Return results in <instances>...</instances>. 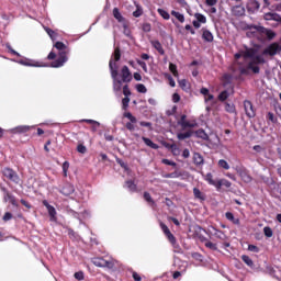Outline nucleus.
<instances>
[{
    "instance_id": "3",
    "label": "nucleus",
    "mask_w": 281,
    "mask_h": 281,
    "mask_svg": "<svg viewBox=\"0 0 281 281\" xmlns=\"http://www.w3.org/2000/svg\"><path fill=\"white\" fill-rule=\"evenodd\" d=\"M54 47L58 49L59 57L58 59H56L50 64V67H54V68L63 67V65H65V63H67L68 60L67 54H69V49H67V45H65L63 42H56Z\"/></svg>"
},
{
    "instance_id": "13",
    "label": "nucleus",
    "mask_w": 281,
    "mask_h": 281,
    "mask_svg": "<svg viewBox=\"0 0 281 281\" xmlns=\"http://www.w3.org/2000/svg\"><path fill=\"white\" fill-rule=\"evenodd\" d=\"M121 77L123 82H131V80H133V77L131 76V70H128V66L122 67Z\"/></svg>"
},
{
    "instance_id": "41",
    "label": "nucleus",
    "mask_w": 281,
    "mask_h": 281,
    "mask_svg": "<svg viewBox=\"0 0 281 281\" xmlns=\"http://www.w3.org/2000/svg\"><path fill=\"white\" fill-rule=\"evenodd\" d=\"M44 30L48 34V36L52 38V41H56V36H58L56 34V32H54L52 29L45 27V26H44Z\"/></svg>"
},
{
    "instance_id": "42",
    "label": "nucleus",
    "mask_w": 281,
    "mask_h": 281,
    "mask_svg": "<svg viewBox=\"0 0 281 281\" xmlns=\"http://www.w3.org/2000/svg\"><path fill=\"white\" fill-rule=\"evenodd\" d=\"M193 161L196 166H201L203 164V157L200 154H194Z\"/></svg>"
},
{
    "instance_id": "36",
    "label": "nucleus",
    "mask_w": 281,
    "mask_h": 281,
    "mask_svg": "<svg viewBox=\"0 0 281 281\" xmlns=\"http://www.w3.org/2000/svg\"><path fill=\"white\" fill-rule=\"evenodd\" d=\"M194 19H196V21L201 24H205L207 23V18H205V15L201 14V13H195L194 14Z\"/></svg>"
},
{
    "instance_id": "45",
    "label": "nucleus",
    "mask_w": 281,
    "mask_h": 281,
    "mask_svg": "<svg viewBox=\"0 0 281 281\" xmlns=\"http://www.w3.org/2000/svg\"><path fill=\"white\" fill-rule=\"evenodd\" d=\"M169 70L175 76V78H179V71H177V65L169 64Z\"/></svg>"
},
{
    "instance_id": "27",
    "label": "nucleus",
    "mask_w": 281,
    "mask_h": 281,
    "mask_svg": "<svg viewBox=\"0 0 281 281\" xmlns=\"http://www.w3.org/2000/svg\"><path fill=\"white\" fill-rule=\"evenodd\" d=\"M93 265H95V267H109L110 262L102 258H95L93 259Z\"/></svg>"
},
{
    "instance_id": "29",
    "label": "nucleus",
    "mask_w": 281,
    "mask_h": 281,
    "mask_svg": "<svg viewBox=\"0 0 281 281\" xmlns=\"http://www.w3.org/2000/svg\"><path fill=\"white\" fill-rule=\"evenodd\" d=\"M125 188L130 190V192H137V184L133 182V180H127L125 182Z\"/></svg>"
},
{
    "instance_id": "44",
    "label": "nucleus",
    "mask_w": 281,
    "mask_h": 281,
    "mask_svg": "<svg viewBox=\"0 0 281 281\" xmlns=\"http://www.w3.org/2000/svg\"><path fill=\"white\" fill-rule=\"evenodd\" d=\"M225 111H227V113H235L236 106L233 103H225Z\"/></svg>"
},
{
    "instance_id": "64",
    "label": "nucleus",
    "mask_w": 281,
    "mask_h": 281,
    "mask_svg": "<svg viewBox=\"0 0 281 281\" xmlns=\"http://www.w3.org/2000/svg\"><path fill=\"white\" fill-rule=\"evenodd\" d=\"M179 100H181V97L179 95V93H173L172 101L173 102H179Z\"/></svg>"
},
{
    "instance_id": "39",
    "label": "nucleus",
    "mask_w": 281,
    "mask_h": 281,
    "mask_svg": "<svg viewBox=\"0 0 281 281\" xmlns=\"http://www.w3.org/2000/svg\"><path fill=\"white\" fill-rule=\"evenodd\" d=\"M157 12L160 14V16H162V19H165V21H170V13H168V11L158 9Z\"/></svg>"
},
{
    "instance_id": "18",
    "label": "nucleus",
    "mask_w": 281,
    "mask_h": 281,
    "mask_svg": "<svg viewBox=\"0 0 281 281\" xmlns=\"http://www.w3.org/2000/svg\"><path fill=\"white\" fill-rule=\"evenodd\" d=\"M247 10L248 12H256L260 10V2L257 0H249L247 3Z\"/></svg>"
},
{
    "instance_id": "58",
    "label": "nucleus",
    "mask_w": 281,
    "mask_h": 281,
    "mask_svg": "<svg viewBox=\"0 0 281 281\" xmlns=\"http://www.w3.org/2000/svg\"><path fill=\"white\" fill-rule=\"evenodd\" d=\"M82 122H87V124H92V125L94 124L95 126H100V122H98V121L85 119V120H82Z\"/></svg>"
},
{
    "instance_id": "33",
    "label": "nucleus",
    "mask_w": 281,
    "mask_h": 281,
    "mask_svg": "<svg viewBox=\"0 0 281 281\" xmlns=\"http://www.w3.org/2000/svg\"><path fill=\"white\" fill-rule=\"evenodd\" d=\"M162 177L164 179H179V177H181V172L175 171L171 173H164Z\"/></svg>"
},
{
    "instance_id": "7",
    "label": "nucleus",
    "mask_w": 281,
    "mask_h": 281,
    "mask_svg": "<svg viewBox=\"0 0 281 281\" xmlns=\"http://www.w3.org/2000/svg\"><path fill=\"white\" fill-rule=\"evenodd\" d=\"M123 117L130 120V122L125 125L127 131H135V125L133 124L137 123V117H135L131 112L123 113Z\"/></svg>"
},
{
    "instance_id": "56",
    "label": "nucleus",
    "mask_w": 281,
    "mask_h": 281,
    "mask_svg": "<svg viewBox=\"0 0 281 281\" xmlns=\"http://www.w3.org/2000/svg\"><path fill=\"white\" fill-rule=\"evenodd\" d=\"M144 199H145V201H147V203H155L153 201V198L150 196V193H148V192L144 193Z\"/></svg>"
},
{
    "instance_id": "21",
    "label": "nucleus",
    "mask_w": 281,
    "mask_h": 281,
    "mask_svg": "<svg viewBox=\"0 0 281 281\" xmlns=\"http://www.w3.org/2000/svg\"><path fill=\"white\" fill-rule=\"evenodd\" d=\"M234 16H245V7L236 5L232 9Z\"/></svg>"
},
{
    "instance_id": "59",
    "label": "nucleus",
    "mask_w": 281,
    "mask_h": 281,
    "mask_svg": "<svg viewBox=\"0 0 281 281\" xmlns=\"http://www.w3.org/2000/svg\"><path fill=\"white\" fill-rule=\"evenodd\" d=\"M206 5H209L210 8L216 5V3H218V0H205Z\"/></svg>"
},
{
    "instance_id": "4",
    "label": "nucleus",
    "mask_w": 281,
    "mask_h": 281,
    "mask_svg": "<svg viewBox=\"0 0 281 281\" xmlns=\"http://www.w3.org/2000/svg\"><path fill=\"white\" fill-rule=\"evenodd\" d=\"M247 36H256L260 38V36H267L269 41L276 38V33L269 29H265L263 26H249V32Z\"/></svg>"
},
{
    "instance_id": "30",
    "label": "nucleus",
    "mask_w": 281,
    "mask_h": 281,
    "mask_svg": "<svg viewBox=\"0 0 281 281\" xmlns=\"http://www.w3.org/2000/svg\"><path fill=\"white\" fill-rule=\"evenodd\" d=\"M193 194L199 201H205V193L201 192L198 188L193 189Z\"/></svg>"
},
{
    "instance_id": "49",
    "label": "nucleus",
    "mask_w": 281,
    "mask_h": 281,
    "mask_svg": "<svg viewBox=\"0 0 281 281\" xmlns=\"http://www.w3.org/2000/svg\"><path fill=\"white\" fill-rule=\"evenodd\" d=\"M130 102H131V99L128 97L123 98V100H122V109H123V111H126V109H128Z\"/></svg>"
},
{
    "instance_id": "53",
    "label": "nucleus",
    "mask_w": 281,
    "mask_h": 281,
    "mask_svg": "<svg viewBox=\"0 0 281 281\" xmlns=\"http://www.w3.org/2000/svg\"><path fill=\"white\" fill-rule=\"evenodd\" d=\"M77 150L81 154L85 155V153H87V147L82 144L77 146Z\"/></svg>"
},
{
    "instance_id": "62",
    "label": "nucleus",
    "mask_w": 281,
    "mask_h": 281,
    "mask_svg": "<svg viewBox=\"0 0 281 281\" xmlns=\"http://www.w3.org/2000/svg\"><path fill=\"white\" fill-rule=\"evenodd\" d=\"M4 191V201L8 202L10 201V199L12 198V195L10 194V192H8L5 189H3Z\"/></svg>"
},
{
    "instance_id": "2",
    "label": "nucleus",
    "mask_w": 281,
    "mask_h": 281,
    "mask_svg": "<svg viewBox=\"0 0 281 281\" xmlns=\"http://www.w3.org/2000/svg\"><path fill=\"white\" fill-rule=\"evenodd\" d=\"M120 48H115L113 57L110 59V71L113 78V89L115 93L122 91V80L117 79V60H120Z\"/></svg>"
},
{
    "instance_id": "32",
    "label": "nucleus",
    "mask_w": 281,
    "mask_h": 281,
    "mask_svg": "<svg viewBox=\"0 0 281 281\" xmlns=\"http://www.w3.org/2000/svg\"><path fill=\"white\" fill-rule=\"evenodd\" d=\"M171 16H175L180 23H186V16L177 11H171Z\"/></svg>"
},
{
    "instance_id": "31",
    "label": "nucleus",
    "mask_w": 281,
    "mask_h": 281,
    "mask_svg": "<svg viewBox=\"0 0 281 281\" xmlns=\"http://www.w3.org/2000/svg\"><path fill=\"white\" fill-rule=\"evenodd\" d=\"M239 176H240V178L243 179V181H244L245 183H251V176H249V173H247L246 170H241V171L239 172Z\"/></svg>"
},
{
    "instance_id": "38",
    "label": "nucleus",
    "mask_w": 281,
    "mask_h": 281,
    "mask_svg": "<svg viewBox=\"0 0 281 281\" xmlns=\"http://www.w3.org/2000/svg\"><path fill=\"white\" fill-rule=\"evenodd\" d=\"M204 179L207 181V183H210V186H217V182L214 181V176H212V173H206Z\"/></svg>"
},
{
    "instance_id": "61",
    "label": "nucleus",
    "mask_w": 281,
    "mask_h": 281,
    "mask_svg": "<svg viewBox=\"0 0 281 281\" xmlns=\"http://www.w3.org/2000/svg\"><path fill=\"white\" fill-rule=\"evenodd\" d=\"M150 30H151L150 23L143 24V31L144 32H150Z\"/></svg>"
},
{
    "instance_id": "15",
    "label": "nucleus",
    "mask_w": 281,
    "mask_h": 281,
    "mask_svg": "<svg viewBox=\"0 0 281 281\" xmlns=\"http://www.w3.org/2000/svg\"><path fill=\"white\" fill-rule=\"evenodd\" d=\"M31 128H33L30 125H19L14 128L10 130V133H13V135L21 134V133H27Z\"/></svg>"
},
{
    "instance_id": "9",
    "label": "nucleus",
    "mask_w": 281,
    "mask_h": 281,
    "mask_svg": "<svg viewBox=\"0 0 281 281\" xmlns=\"http://www.w3.org/2000/svg\"><path fill=\"white\" fill-rule=\"evenodd\" d=\"M2 172L7 177V179H10V181H13V183H19V181H21L19 175H16L14 170L10 168H4Z\"/></svg>"
},
{
    "instance_id": "14",
    "label": "nucleus",
    "mask_w": 281,
    "mask_h": 281,
    "mask_svg": "<svg viewBox=\"0 0 281 281\" xmlns=\"http://www.w3.org/2000/svg\"><path fill=\"white\" fill-rule=\"evenodd\" d=\"M18 63L19 65H23L24 67H45L43 64L34 61L32 59H21Z\"/></svg>"
},
{
    "instance_id": "47",
    "label": "nucleus",
    "mask_w": 281,
    "mask_h": 281,
    "mask_svg": "<svg viewBox=\"0 0 281 281\" xmlns=\"http://www.w3.org/2000/svg\"><path fill=\"white\" fill-rule=\"evenodd\" d=\"M205 247H207V249H212V251H216V249H218V247L216 246V244L210 241V240H206L204 243Z\"/></svg>"
},
{
    "instance_id": "5",
    "label": "nucleus",
    "mask_w": 281,
    "mask_h": 281,
    "mask_svg": "<svg viewBox=\"0 0 281 281\" xmlns=\"http://www.w3.org/2000/svg\"><path fill=\"white\" fill-rule=\"evenodd\" d=\"M280 52H281V45L278 43H272L263 49L262 56H278Z\"/></svg>"
},
{
    "instance_id": "52",
    "label": "nucleus",
    "mask_w": 281,
    "mask_h": 281,
    "mask_svg": "<svg viewBox=\"0 0 281 281\" xmlns=\"http://www.w3.org/2000/svg\"><path fill=\"white\" fill-rule=\"evenodd\" d=\"M68 170H69V161H65V162L63 164L64 177H67Z\"/></svg>"
},
{
    "instance_id": "12",
    "label": "nucleus",
    "mask_w": 281,
    "mask_h": 281,
    "mask_svg": "<svg viewBox=\"0 0 281 281\" xmlns=\"http://www.w3.org/2000/svg\"><path fill=\"white\" fill-rule=\"evenodd\" d=\"M160 227L164 234L167 236L168 240L171 243V245H175V243H177V239L175 238V235L170 233V228H168V226L164 223H160Z\"/></svg>"
},
{
    "instance_id": "24",
    "label": "nucleus",
    "mask_w": 281,
    "mask_h": 281,
    "mask_svg": "<svg viewBox=\"0 0 281 281\" xmlns=\"http://www.w3.org/2000/svg\"><path fill=\"white\" fill-rule=\"evenodd\" d=\"M151 46L155 47L158 53L161 54V56H164V54H166V52L164 50V46H161V43L157 40L150 41Z\"/></svg>"
},
{
    "instance_id": "51",
    "label": "nucleus",
    "mask_w": 281,
    "mask_h": 281,
    "mask_svg": "<svg viewBox=\"0 0 281 281\" xmlns=\"http://www.w3.org/2000/svg\"><path fill=\"white\" fill-rule=\"evenodd\" d=\"M179 82V87L183 90L188 89V81L186 79H181L178 81Z\"/></svg>"
},
{
    "instance_id": "57",
    "label": "nucleus",
    "mask_w": 281,
    "mask_h": 281,
    "mask_svg": "<svg viewBox=\"0 0 281 281\" xmlns=\"http://www.w3.org/2000/svg\"><path fill=\"white\" fill-rule=\"evenodd\" d=\"M138 65L139 67H142V69L145 71V74H148V66H146V64L142 60H138Z\"/></svg>"
},
{
    "instance_id": "28",
    "label": "nucleus",
    "mask_w": 281,
    "mask_h": 281,
    "mask_svg": "<svg viewBox=\"0 0 281 281\" xmlns=\"http://www.w3.org/2000/svg\"><path fill=\"white\" fill-rule=\"evenodd\" d=\"M143 142L144 144H146V146L153 148L154 150H157V148H159V145L155 144L153 140H150V138L143 137Z\"/></svg>"
},
{
    "instance_id": "50",
    "label": "nucleus",
    "mask_w": 281,
    "mask_h": 281,
    "mask_svg": "<svg viewBox=\"0 0 281 281\" xmlns=\"http://www.w3.org/2000/svg\"><path fill=\"white\" fill-rule=\"evenodd\" d=\"M136 90L138 91V93H146L148 91V89H146V86H144V83L136 85Z\"/></svg>"
},
{
    "instance_id": "20",
    "label": "nucleus",
    "mask_w": 281,
    "mask_h": 281,
    "mask_svg": "<svg viewBox=\"0 0 281 281\" xmlns=\"http://www.w3.org/2000/svg\"><path fill=\"white\" fill-rule=\"evenodd\" d=\"M210 233L212 234V236H214L215 238H218V240H225V238H227V235H225V233H223L220 229L216 228H212V231H210Z\"/></svg>"
},
{
    "instance_id": "54",
    "label": "nucleus",
    "mask_w": 281,
    "mask_h": 281,
    "mask_svg": "<svg viewBox=\"0 0 281 281\" xmlns=\"http://www.w3.org/2000/svg\"><path fill=\"white\" fill-rule=\"evenodd\" d=\"M123 95H125V98L131 95V89H128V86L123 87Z\"/></svg>"
},
{
    "instance_id": "6",
    "label": "nucleus",
    "mask_w": 281,
    "mask_h": 281,
    "mask_svg": "<svg viewBox=\"0 0 281 281\" xmlns=\"http://www.w3.org/2000/svg\"><path fill=\"white\" fill-rule=\"evenodd\" d=\"M178 124H179V126H181V128H196V126H199L196 121H194V120H192V121L186 120V115L181 116V119L178 122Z\"/></svg>"
},
{
    "instance_id": "23",
    "label": "nucleus",
    "mask_w": 281,
    "mask_h": 281,
    "mask_svg": "<svg viewBox=\"0 0 281 281\" xmlns=\"http://www.w3.org/2000/svg\"><path fill=\"white\" fill-rule=\"evenodd\" d=\"M232 188V182H229V180L227 179H221L217 181V184H215V188H217V190H221V188Z\"/></svg>"
},
{
    "instance_id": "8",
    "label": "nucleus",
    "mask_w": 281,
    "mask_h": 281,
    "mask_svg": "<svg viewBox=\"0 0 281 281\" xmlns=\"http://www.w3.org/2000/svg\"><path fill=\"white\" fill-rule=\"evenodd\" d=\"M43 205L46 206L49 218L53 223H56V221H58V217H56V209L54 206H52V204H49V202H47V200L43 201Z\"/></svg>"
},
{
    "instance_id": "1",
    "label": "nucleus",
    "mask_w": 281,
    "mask_h": 281,
    "mask_svg": "<svg viewBox=\"0 0 281 281\" xmlns=\"http://www.w3.org/2000/svg\"><path fill=\"white\" fill-rule=\"evenodd\" d=\"M265 64V57L257 55L256 49L246 48L235 54V65L240 74H248L249 70L254 74H260V67L258 65Z\"/></svg>"
},
{
    "instance_id": "48",
    "label": "nucleus",
    "mask_w": 281,
    "mask_h": 281,
    "mask_svg": "<svg viewBox=\"0 0 281 281\" xmlns=\"http://www.w3.org/2000/svg\"><path fill=\"white\" fill-rule=\"evenodd\" d=\"M263 234L267 238H271V236H273V229H271L269 226H266L263 228Z\"/></svg>"
},
{
    "instance_id": "55",
    "label": "nucleus",
    "mask_w": 281,
    "mask_h": 281,
    "mask_svg": "<svg viewBox=\"0 0 281 281\" xmlns=\"http://www.w3.org/2000/svg\"><path fill=\"white\" fill-rule=\"evenodd\" d=\"M76 280H85V272L79 271L75 273Z\"/></svg>"
},
{
    "instance_id": "10",
    "label": "nucleus",
    "mask_w": 281,
    "mask_h": 281,
    "mask_svg": "<svg viewBox=\"0 0 281 281\" xmlns=\"http://www.w3.org/2000/svg\"><path fill=\"white\" fill-rule=\"evenodd\" d=\"M244 109L247 117H256V110H254V104H251V101H244Z\"/></svg>"
},
{
    "instance_id": "35",
    "label": "nucleus",
    "mask_w": 281,
    "mask_h": 281,
    "mask_svg": "<svg viewBox=\"0 0 281 281\" xmlns=\"http://www.w3.org/2000/svg\"><path fill=\"white\" fill-rule=\"evenodd\" d=\"M195 136L200 137V139H204V140L210 139V136H207V133H205L203 130H198L195 132Z\"/></svg>"
},
{
    "instance_id": "22",
    "label": "nucleus",
    "mask_w": 281,
    "mask_h": 281,
    "mask_svg": "<svg viewBox=\"0 0 281 281\" xmlns=\"http://www.w3.org/2000/svg\"><path fill=\"white\" fill-rule=\"evenodd\" d=\"M225 217L227 218V221H231V223H233V225H240V218L235 217L234 213L226 212Z\"/></svg>"
},
{
    "instance_id": "46",
    "label": "nucleus",
    "mask_w": 281,
    "mask_h": 281,
    "mask_svg": "<svg viewBox=\"0 0 281 281\" xmlns=\"http://www.w3.org/2000/svg\"><path fill=\"white\" fill-rule=\"evenodd\" d=\"M189 137H192V132H186V133H179L178 139H189Z\"/></svg>"
},
{
    "instance_id": "60",
    "label": "nucleus",
    "mask_w": 281,
    "mask_h": 281,
    "mask_svg": "<svg viewBox=\"0 0 281 281\" xmlns=\"http://www.w3.org/2000/svg\"><path fill=\"white\" fill-rule=\"evenodd\" d=\"M162 164H165V166H177V162L169 159H162Z\"/></svg>"
},
{
    "instance_id": "17",
    "label": "nucleus",
    "mask_w": 281,
    "mask_h": 281,
    "mask_svg": "<svg viewBox=\"0 0 281 281\" xmlns=\"http://www.w3.org/2000/svg\"><path fill=\"white\" fill-rule=\"evenodd\" d=\"M113 16L116 19L119 23H122L124 27H126V19H124V15L120 12V9L114 8L113 9Z\"/></svg>"
},
{
    "instance_id": "26",
    "label": "nucleus",
    "mask_w": 281,
    "mask_h": 281,
    "mask_svg": "<svg viewBox=\"0 0 281 281\" xmlns=\"http://www.w3.org/2000/svg\"><path fill=\"white\" fill-rule=\"evenodd\" d=\"M263 19L266 20V21H280V14H278V13H266L265 15H263Z\"/></svg>"
},
{
    "instance_id": "37",
    "label": "nucleus",
    "mask_w": 281,
    "mask_h": 281,
    "mask_svg": "<svg viewBox=\"0 0 281 281\" xmlns=\"http://www.w3.org/2000/svg\"><path fill=\"white\" fill-rule=\"evenodd\" d=\"M217 166L223 168V170H229V162H227L225 159H220Z\"/></svg>"
},
{
    "instance_id": "11",
    "label": "nucleus",
    "mask_w": 281,
    "mask_h": 281,
    "mask_svg": "<svg viewBox=\"0 0 281 281\" xmlns=\"http://www.w3.org/2000/svg\"><path fill=\"white\" fill-rule=\"evenodd\" d=\"M160 227L164 234L167 236L168 240L171 243V245H175V243H177V239L175 238V235L170 233V228H168V226L164 223H160Z\"/></svg>"
},
{
    "instance_id": "40",
    "label": "nucleus",
    "mask_w": 281,
    "mask_h": 281,
    "mask_svg": "<svg viewBox=\"0 0 281 281\" xmlns=\"http://www.w3.org/2000/svg\"><path fill=\"white\" fill-rule=\"evenodd\" d=\"M241 260L245 262V265H247L248 267H254V260H251V258H249V256L247 255H243L241 256Z\"/></svg>"
},
{
    "instance_id": "25",
    "label": "nucleus",
    "mask_w": 281,
    "mask_h": 281,
    "mask_svg": "<svg viewBox=\"0 0 281 281\" xmlns=\"http://www.w3.org/2000/svg\"><path fill=\"white\" fill-rule=\"evenodd\" d=\"M202 37L204 41H207V43H212L214 41V35L209 30L203 29Z\"/></svg>"
},
{
    "instance_id": "19",
    "label": "nucleus",
    "mask_w": 281,
    "mask_h": 281,
    "mask_svg": "<svg viewBox=\"0 0 281 281\" xmlns=\"http://www.w3.org/2000/svg\"><path fill=\"white\" fill-rule=\"evenodd\" d=\"M76 191V189L74 188V184H65L64 188L60 190V193L64 194V196H69L71 194H74V192Z\"/></svg>"
},
{
    "instance_id": "16",
    "label": "nucleus",
    "mask_w": 281,
    "mask_h": 281,
    "mask_svg": "<svg viewBox=\"0 0 281 281\" xmlns=\"http://www.w3.org/2000/svg\"><path fill=\"white\" fill-rule=\"evenodd\" d=\"M204 102L206 105V111L210 112L212 111V106H214L216 104V100H214V97L209 93L204 97Z\"/></svg>"
},
{
    "instance_id": "43",
    "label": "nucleus",
    "mask_w": 281,
    "mask_h": 281,
    "mask_svg": "<svg viewBox=\"0 0 281 281\" xmlns=\"http://www.w3.org/2000/svg\"><path fill=\"white\" fill-rule=\"evenodd\" d=\"M142 14H144V10L142 9V7L136 5V10L133 12V16H135V19H139Z\"/></svg>"
},
{
    "instance_id": "63",
    "label": "nucleus",
    "mask_w": 281,
    "mask_h": 281,
    "mask_svg": "<svg viewBox=\"0 0 281 281\" xmlns=\"http://www.w3.org/2000/svg\"><path fill=\"white\" fill-rule=\"evenodd\" d=\"M12 220V213L10 212H7L3 216V221L8 222V221H11Z\"/></svg>"
},
{
    "instance_id": "34",
    "label": "nucleus",
    "mask_w": 281,
    "mask_h": 281,
    "mask_svg": "<svg viewBox=\"0 0 281 281\" xmlns=\"http://www.w3.org/2000/svg\"><path fill=\"white\" fill-rule=\"evenodd\" d=\"M232 93V90L228 91V90H224L222 91L220 94H218V100L221 102H225V100H227L229 98V94Z\"/></svg>"
}]
</instances>
